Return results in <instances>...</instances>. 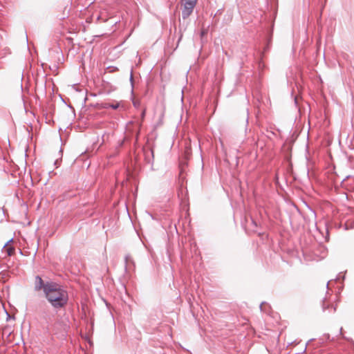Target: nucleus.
I'll return each mask as SVG.
<instances>
[{"instance_id":"nucleus-1","label":"nucleus","mask_w":354,"mask_h":354,"mask_svg":"<svg viewBox=\"0 0 354 354\" xmlns=\"http://www.w3.org/2000/svg\"><path fill=\"white\" fill-rule=\"evenodd\" d=\"M44 294L48 302L54 308H62L68 302L67 292L57 283L47 282L44 288Z\"/></svg>"},{"instance_id":"nucleus-2","label":"nucleus","mask_w":354,"mask_h":354,"mask_svg":"<svg viewBox=\"0 0 354 354\" xmlns=\"http://www.w3.org/2000/svg\"><path fill=\"white\" fill-rule=\"evenodd\" d=\"M197 0H182V15L184 19L188 17L193 11Z\"/></svg>"},{"instance_id":"nucleus-3","label":"nucleus","mask_w":354,"mask_h":354,"mask_svg":"<svg viewBox=\"0 0 354 354\" xmlns=\"http://www.w3.org/2000/svg\"><path fill=\"white\" fill-rule=\"evenodd\" d=\"M46 286V283H44V281L39 276H37L35 280V289L37 291L40 290H43L44 291V288Z\"/></svg>"},{"instance_id":"nucleus-4","label":"nucleus","mask_w":354,"mask_h":354,"mask_svg":"<svg viewBox=\"0 0 354 354\" xmlns=\"http://www.w3.org/2000/svg\"><path fill=\"white\" fill-rule=\"evenodd\" d=\"M3 252H6L8 256H12L15 253V248L10 245H6L3 248Z\"/></svg>"},{"instance_id":"nucleus-5","label":"nucleus","mask_w":354,"mask_h":354,"mask_svg":"<svg viewBox=\"0 0 354 354\" xmlns=\"http://www.w3.org/2000/svg\"><path fill=\"white\" fill-rule=\"evenodd\" d=\"M260 309L262 312H265V313H267L268 312V310H267V307H269L268 304L266 303V302H262L261 304H260Z\"/></svg>"},{"instance_id":"nucleus-6","label":"nucleus","mask_w":354,"mask_h":354,"mask_svg":"<svg viewBox=\"0 0 354 354\" xmlns=\"http://www.w3.org/2000/svg\"><path fill=\"white\" fill-rule=\"evenodd\" d=\"M201 37H203L205 35H206V34H207V30H205V29H203V30H201Z\"/></svg>"},{"instance_id":"nucleus-7","label":"nucleus","mask_w":354,"mask_h":354,"mask_svg":"<svg viewBox=\"0 0 354 354\" xmlns=\"http://www.w3.org/2000/svg\"><path fill=\"white\" fill-rule=\"evenodd\" d=\"M114 109H116L118 107V104L116 105H112L111 106Z\"/></svg>"},{"instance_id":"nucleus-8","label":"nucleus","mask_w":354,"mask_h":354,"mask_svg":"<svg viewBox=\"0 0 354 354\" xmlns=\"http://www.w3.org/2000/svg\"><path fill=\"white\" fill-rule=\"evenodd\" d=\"M246 324H247L246 319H245V323H244L245 326H246Z\"/></svg>"}]
</instances>
